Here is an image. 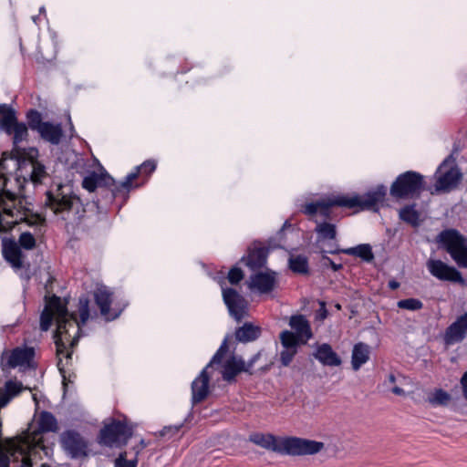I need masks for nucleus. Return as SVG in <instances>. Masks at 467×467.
Masks as SVG:
<instances>
[{
    "mask_svg": "<svg viewBox=\"0 0 467 467\" xmlns=\"http://www.w3.org/2000/svg\"><path fill=\"white\" fill-rule=\"evenodd\" d=\"M41 467H49V466L47 464H42Z\"/></svg>",
    "mask_w": 467,
    "mask_h": 467,
    "instance_id": "obj_60",
    "label": "nucleus"
},
{
    "mask_svg": "<svg viewBox=\"0 0 467 467\" xmlns=\"http://www.w3.org/2000/svg\"><path fill=\"white\" fill-rule=\"evenodd\" d=\"M39 432H55L57 431V420L55 416L48 411H42L37 419Z\"/></svg>",
    "mask_w": 467,
    "mask_h": 467,
    "instance_id": "obj_31",
    "label": "nucleus"
},
{
    "mask_svg": "<svg viewBox=\"0 0 467 467\" xmlns=\"http://www.w3.org/2000/svg\"><path fill=\"white\" fill-rule=\"evenodd\" d=\"M319 306H320V307L317 311L316 318L320 320V321H323V320H325L327 317L328 311L327 309L326 303L324 301H320L319 302Z\"/></svg>",
    "mask_w": 467,
    "mask_h": 467,
    "instance_id": "obj_47",
    "label": "nucleus"
},
{
    "mask_svg": "<svg viewBox=\"0 0 467 467\" xmlns=\"http://www.w3.org/2000/svg\"><path fill=\"white\" fill-rule=\"evenodd\" d=\"M220 285L223 292V299L228 308L230 316L236 321H241L247 315V301L235 289L224 287V280L220 281Z\"/></svg>",
    "mask_w": 467,
    "mask_h": 467,
    "instance_id": "obj_11",
    "label": "nucleus"
},
{
    "mask_svg": "<svg viewBox=\"0 0 467 467\" xmlns=\"http://www.w3.org/2000/svg\"><path fill=\"white\" fill-rule=\"evenodd\" d=\"M389 379L390 382H395V376L390 374L389 377Z\"/></svg>",
    "mask_w": 467,
    "mask_h": 467,
    "instance_id": "obj_56",
    "label": "nucleus"
},
{
    "mask_svg": "<svg viewBox=\"0 0 467 467\" xmlns=\"http://www.w3.org/2000/svg\"><path fill=\"white\" fill-rule=\"evenodd\" d=\"M283 233H284V227H283V228L278 232L277 235H278L279 237H282Z\"/></svg>",
    "mask_w": 467,
    "mask_h": 467,
    "instance_id": "obj_57",
    "label": "nucleus"
},
{
    "mask_svg": "<svg viewBox=\"0 0 467 467\" xmlns=\"http://www.w3.org/2000/svg\"><path fill=\"white\" fill-rule=\"evenodd\" d=\"M437 243L460 268H467V237L456 229H445L438 234Z\"/></svg>",
    "mask_w": 467,
    "mask_h": 467,
    "instance_id": "obj_7",
    "label": "nucleus"
},
{
    "mask_svg": "<svg viewBox=\"0 0 467 467\" xmlns=\"http://www.w3.org/2000/svg\"><path fill=\"white\" fill-rule=\"evenodd\" d=\"M9 465V457L0 451V467H8Z\"/></svg>",
    "mask_w": 467,
    "mask_h": 467,
    "instance_id": "obj_51",
    "label": "nucleus"
},
{
    "mask_svg": "<svg viewBox=\"0 0 467 467\" xmlns=\"http://www.w3.org/2000/svg\"><path fill=\"white\" fill-rule=\"evenodd\" d=\"M371 348L363 342L356 343L353 346L351 353V367L354 371H358L370 358Z\"/></svg>",
    "mask_w": 467,
    "mask_h": 467,
    "instance_id": "obj_27",
    "label": "nucleus"
},
{
    "mask_svg": "<svg viewBox=\"0 0 467 467\" xmlns=\"http://www.w3.org/2000/svg\"><path fill=\"white\" fill-rule=\"evenodd\" d=\"M38 133L44 140L53 145L59 144L63 137V130L61 124H53L48 121L44 122Z\"/></svg>",
    "mask_w": 467,
    "mask_h": 467,
    "instance_id": "obj_28",
    "label": "nucleus"
},
{
    "mask_svg": "<svg viewBox=\"0 0 467 467\" xmlns=\"http://www.w3.org/2000/svg\"><path fill=\"white\" fill-rule=\"evenodd\" d=\"M57 367L59 368V370L62 372L63 368H62V360L61 358H59V360L57 362Z\"/></svg>",
    "mask_w": 467,
    "mask_h": 467,
    "instance_id": "obj_55",
    "label": "nucleus"
},
{
    "mask_svg": "<svg viewBox=\"0 0 467 467\" xmlns=\"http://www.w3.org/2000/svg\"><path fill=\"white\" fill-rule=\"evenodd\" d=\"M336 307H337V309H340V308H341V306H340V305H339V304H337V305L336 306Z\"/></svg>",
    "mask_w": 467,
    "mask_h": 467,
    "instance_id": "obj_59",
    "label": "nucleus"
},
{
    "mask_svg": "<svg viewBox=\"0 0 467 467\" xmlns=\"http://www.w3.org/2000/svg\"><path fill=\"white\" fill-rule=\"evenodd\" d=\"M244 278V273L239 267H233L227 275L228 281L232 285L238 284Z\"/></svg>",
    "mask_w": 467,
    "mask_h": 467,
    "instance_id": "obj_45",
    "label": "nucleus"
},
{
    "mask_svg": "<svg viewBox=\"0 0 467 467\" xmlns=\"http://www.w3.org/2000/svg\"><path fill=\"white\" fill-rule=\"evenodd\" d=\"M389 287L392 290H395L400 287V283L396 280H390L389 282Z\"/></svg>",
    "mask_w": 467,
    "mask_h": 467,
    "instance_id": "obj_53",
    "label": "nucleus"
},
{
    "mask_svg": "<svg viewBox=\"0 0 467 467\" xmlns=\"http://www.w3.org/2000/svg\"><path fill=\"white\" fill-rule=\"evenodd\" d=\"M30 449L29 441L26 438L12 439L6 442V451L10 456L14 458H22L20 467H32L31 461L28 456Z\"/></svg>",
    "mask_w": 467,
    "mask_h": 467,
    "instance_id": "obj_19",
    "label": "nucleus"
},
{
    "mask_svg": "<svg viewBox=\"0 0 467 467\" xmlns=\"http://www.w3.org/2000/svg\"><path fill=\"white\" fill-rule=\"evenodd\" d=\"M45 204L57 220L66 224L78 223L86 213L79 197L73 193L70 187L62 184L47 192Z\"/></svg>",
    "mask_w": 467,
    "mask_h": 467,
    "instance_id": "obj_4",
    "label": "nucleus"
},
{
    "mask_svg": "<svg viewBox=\"0 0 467 467\" xmlns=\"http://www.w3.org/2000/svg\"><path fill=\"white\" fill-rule=\"evenodd\" d=\"M5 258L15 267H20L22 265V254L19 247L16 244L5 246L4 249Z\"/></svg>",
    "mask_w": 467,
    "mask_h": 467,
    "instance_id": "obj_34",
    "label": "nucleus"
},
{
    "mask_svg": "<svg viewBox=\"0 0 467 467\" xmlns=\"http://www.w3.org/2000/svg\"><path fill=\"white\" fill-rule=\"evenodd\" d=\"M13 143L17 146L20 142L26 140L28 136L27 127L23 122H17L12 127Z\"/></svg>",
    "mask_w": 467,
    "mask_h": 467,
    "instance_id": "obj_38",
    "label": "nucleus"
},
{
    "mask_svg": "<svg viewBox=\"0 0 467 467\" xmlns=\"http://www.w3.org/2000/svg\"><path fill=\"white\" fill-rule=\"evenodd\" d=\"M280 342L284 348L297 349L300 345H303L301 338L295 335L292 331L284 330L280 333Z\"/></svg>",
    "mask_w": 467,
    "mask_h": 467,
    "instance_id": "obj_36",
    "label": "nucleus"
},
{
    "mask_svg": "<svg viewBox=\"0 0 467 467\" xmlns=\"http://www.w3.org/2000/svg\"><path fill=\"white\" fill-rule=\"evenodd\" d=\"M400 219L410 224L413 227H418L420 223V213L415 209V205H406L400 210Z\"/></svg>",
    "mask_w": 467,
    "mask_h": 467,
    "instance_id": "obj_33",
    "label": "nucleus"
},
{
    "mask_svg": "<svg viewBox=\"0 0 467 467\" xmlns=\"http://www.w3.org/2000/svg\"><path fill=\"white\" fill-rule=\"evenodd\" d=\"M249 441L265 450L289 456H312L325 449V443L296 436L278 437L271 433L253 432Z\"/></svg>",
    "mask_w": 467,
    "mask_h": 467,
    "instance_id": "obj_2",
    "label": "nucleus"
},
{
    "mask_svg": "<svg viewBox=\"0 0 467 467\" xmlns=\"http://www.w3.org/2000/svg\"><path fill=\"white\" fill-rule=\"evenodd\" d=\"M119 183L108 173L92 172L83 179L82 187L90 192L99 187H106L110 190L112 198H116L123 194V191H115L116 188H119Z\"/></svg>",
    "mask_w": 467,
    "mask_h": 467,
    "instance_id": "obj_13",
    "label": "nucleus"
},
{
    "mask_svg": "<svg viewBox=\"0 0 467 467\" xmlns=\"http://www.w3.org/2000/svg\"><path fill=\"white\" fill-rule=\"evenodd\" d=\"M132 432V427L124 420L112 419L100 430L99 443L109 448H120L128 443Z\"/></svg>",
    "mask_w": 467,
    "mask_h": 467,
    "instance_id": "obj_8",
    "label": "nucleus"
},
{
    "mask_svg": "<svg viewBox=\"0 0 467 467\" xmlns=\"http://www.w3.org/2000/svg\"><path fill=\"white\" fill-rule=\"evenodd\" d=\"M462 172L459 168L456 160L448 156L437 168L434 179V192L431 193L450 192L458 188L462 181Z\"/></svg>",
    "mask_w": 467,
    "mask_h": 467,
    "instance_id": "obj_6",
    "label": "nucleus"
},
{
    "mask_svg": "<svg viewBox=\"0 0 467 467\" xmlns=\"http://www.w3.org/2000/svg\"><path fill=\"white\" fill-rule=\"evenodd\" d=\"M289 268L296 274H307L308 273V260L305 255L290 256L289 258Z\"/></svg>",
    "mask_w": 467,
    "mask_h": 467,
    "instance_id": "obj_35",
    "label": "nucleus"
},
{
    "mask_svg": "<svg viewBox=\"0 0 467 467\" xmlns=\"http://www.w3.org/2000/svg\"><path fill=\"white\" fill-rule=\"evenodd\" d=\"M7 178L0 174V234L8 233L15 225L27 222L30 213L24 199L7 189Z\"/></svg>",
    "mask_w": 467,
    "mask_h": 467,
    "instance_id": "obj_5",
    "label": "nucleus"
},
{
    "mask_svg": "<svg viewBox=\"0 0 467 467\" xmlns=\"http://www.w3.org/2000/svg\"><path fill=\"white\" fill-rule=\"evenodd\" d=\"M281 244L271 245L269 247H256L249 249L246 257H243L242 260L245 262V265L252 270H255L263 267L266 263L269 248L282 247Z\"/></svg>",
    "mask_w": 467,
    "mask_h": 467,
    "instance_id": "obj_20",
    "label": "nucleus"
},
{
    "mask_svg": "<svg viewBox=\"0 0 467 467\" xmlns=\"http://www.w3.org/2000/svg\"><path fill=\"white\" fill-rule=\"evenodd\" d=\"M28 126L32 130L39 131L45 121H42V116L36 109H30L26 113Z\"/></svg>",
    "mask_w": 467,
    "mask_h": 467,
    "instance_id": "obj_40",
    "label": "nucleus"
},
{
    "mask_svg": "<svg viewBox=\"0 0 467 467\" xmlns=\"http://www.w3.org/2000/svg\"><path fill=\"white\" fill-rule=\"evenodd\" d=\"M77 312L69 313L60 302L59 297L55 296L49 306H46L40 316V328L47 331L54 318L57 321L55 332V344L58 357L65 355L71 358V352L67 350V346L74 347L80 337L81 327L89 318V301L88 297L81 296L78 299Z\"/></svg>",
    "mask_w": 467,
    "mask_h": 467,
    "instance_id": "obj_1",
    "label": "nucleus"
},
{
    "mask_svg": "<svg viewBox=\"0 0 467 467\" xmlns=\"http://www.w3.org/2000/svg\"><path fill=\"white\" fill-rule=\"evenodd\" d=\"M156 169V162L152 160L145 161L140 166H137L133 171L129 173L125 179L119 183V188L115 191H123V194H127L132 188V182L140 175H145L146 177L150 175Z\"/></svg>",
    "mask_w": 467,
    "mask_h": 467,
    "instance_id": "obj_17",
    "label": "nucleus"
},
{
    "mask_svg": "<svg viewBox=\"0 0 467 467\" xmlns=\"http://www.w3.org/2000/svg\"><path fill=\"white\" fill-rule=\"evenodd\" d=\"M461 385L462 388V393L465 394L467 392V371L462 375L461 379Z\"/></svg>",
    "mask_w": 467,
    "mask_h": 467,
    "instance_id": "obj_52",
    "label": "nucleus"
},
{
    "mask_svg": "<svg viewBox=\"0 0 467 467\" xmlns=\"http://www.w3.org/2000/svg\"><path fill=\"white\" fill-rule=\"evenodd\" d=\"M138 458L128 459V452L122 451L114 461V467H137Z\"/></svg>",
    "mask_w": 467,
    "mask_h": 467,
    "instance_id": "obj_42",
    "label": "nucleus"
},
{
    "mask_svg": "<svg viewBox=\"0 0 467 467\" xmlns=\"http://www.w3.org/2000/svg\"><path fill=\"white\" fill-rule=\"evenodd\" d=\"M258 358L259 354H255L247 363L244 362V368H246V369H244V372L252 374L251 369L254 367V363L257 361Z\"/></svg>",
    "mask_w": 467,
    "mask_h": 467,
    "instance_id": "obj_48",
    "label": "nucleus"
},
{
    "mask_svg": "<svg viewBox=\"0 0 467 467\" xmlns=\"http://www.w3.org/2000/svg\"><path fill=\"white\" fill-rule=\"evenodd\" d=\"M345 254L360 258L366 263H370L374 260L375 256L372 251V247L369 244H361L354 247L344 248V249H334L330 250L329 254Z\"/></svg>",
    "mask_w": 467,
    "mask_h": 467,
    "instance_id": "obj_24",
    "label": "nucleus"
},
{
    "mask_svg": "<svg viewBox=\"0 0 467 467\" xmlns=\"http://www.w3.org/2000/svg\"><path fill=\"white\" fill-rule=\"evenodd\" d=\"M30 168H31L30 180L35 184L40 183L42 182L43 178H45V176H46L45 166L40 164L37 161H31Z\"/></svg>",
    "mask_w": 467,
    "mask_h": 467,
    "instance_id": "obj_39",
    "label": "nucleus"
},
{
    "mask_svg": "<svg viewBox=\"0 0 467 467\" xmlns=\"http://www.w3.org/2000/svg\"><path fill=\"white\" fill-rule=\"evenodd\" d=\"M426 265L430 274L438 280L465 285L462 273L441 260L429 259Z\"/></svg>",
    "mask_w": 467,
    "mask_h": 467,
    "instance_id": "obj_12",
    "label": "nucleus"
},
{
    "mask_svg": "<svg viewBox=\"0 0 467 467\" xmlns=\"http://www.w3.org/2000/svg\"><path fill=\"white\" fill-rule=\"evenodd\" d=\"M94 298L100 314L107 320H114L119 316V312H111L112 292L106 286H100L94 292Z\"/></svg>",
    "mask_w": 467,
    "mask_h": 467,
    "instance_id": "obj_18",
    "label": "nucleus"
},
{
    "mask_svg": "<svg viewBox=\"0 0 467 467\" xmlns=\"http://www.w3.org/2000/svg\"><path fill=\"white\" fill-rule=\"evenodd\" d=\"M392 392L396 395L401 396L404 394V390L400 387H394Z\"/></svg>",
    "mask_w": 467,
    "mask_h": 467,
    "instance_id": "obj_54",
    "label": "nucleus"
},
{
    "mask_svg": "<svg viewBox=\"0 0 467 467\" xmlns=\"http://www.w3.org/2000/svg\"><path fill=\"white\" fill-rule=\"evenodd\" d=\"M18 244L22 248L31 250L36 246V239L32 234L25 232L20 234Z\"/></svg>",
    "mask_w": 467,
    "mask_h": 467,
    "instance_id": "obj_43",
    "label": "nucleus"
},
{
    "mask_svg": "<svg viewBox=\"0 0 467 467\" xmlns=\"http://www.w3.org/2000/svg\"><path fill=\"white\" fill-rule=\"evenodd\" d=\"M289 326L295 335L301 338L302 344H306L313 337L311 326L304 315H294L289 319Z\"/></svg>",
    "mask_w": 467,
    "mask_h": 467,
    "instance_id": "obj_21",
    "label": "nucleus"
},
{
    "mask_svg": "<svg viewBox=\"0 0 467 467\" xmlns=\"http://www.w3.org/2000/svg\"><path fill=\"white\" fill-rule=\"evenodd\" d=\"M258 358L259 354H255L247 363L244 362V368H246V369H244V372L252 374L251 369L254 367V363L257 361Z\"/></svg>",
    "mask_w": 467,
    "mask_h": 467,
    "instance_id": "obj_49",
    "label": "nucleus"
},
{
    "mask_svg": "<svg viewBox=\"0 0 467 467\" xmlns=\"http://www.w3.org/2000/svg\"><path fill=\"white\" fill-rule=\"evenodd\" d=\"M397 306L400 309L417 311L423 307V303L418 298H407L398 301Z\"/></svg>",
    "mask_w": 467,
    "mask_h": 467,
    "instance_id": "obj_41",
    "label": "nucleus"
},
{
    "mask_svg": "<svg viewBox=\"0 0 467 467\" xmlns=\"http://www.w3.org/2000/svg\"><path fill=\"white\" fill-rule=\"evenodd\" d=\"M451 397V395L441 389H436L429 397L428 402L432 406H446Z\"/></svg>",
    "mask_w": 467,
    "mask_h": 467,
    "instance_id": "obj_37",
    "label": "nucleus"
},
{
    "mask_svg": "<svg viewBox=\"0 0 467 467\" xmlns=\"http://www.w3.org/2000/svg\"><path fill=\"white\" fill-rule=\"evenodd\" d=\"M386 196V187L379 185L373 190L368 191L364 195H338L328 199L327 201H317L306 203L302 212L305 214L314 215L318 211L326 218L329 214V208L333 206L359 208L360 210L373 209L378 203L383 202Z\"/></svg>",
    "mask_w": 467,
    "mask_h": 467,
    "instance_id": "obj_3",
    "label": "nucleus"
},
{
    "mask_svg": "<svg viewBox=\"0 0 467 467\" xmlns=\"http://www.w3.org/2000/svg\"><path fill=\"white\" fill-rule=\"evenodd\" d=\"M23 389L21 382L16 380H7L4 389H0V408L5 407L10 400L17 396Z\"/></svg>",
    "mask_w": 467,
    "mask_h": 467,
    "instance_id": "obj_30",
    "label": "nucleus"
},
{
    "mask_svg": "<svg viewBox=\"0 0 467 467\" xmlns=\"http://www.w3.org/2000/svg\"><path fill=\"white\" fill-rule=\"evenodd\" d=\"M467 337V312L461 315L445 330L443 341L447 346L462 342Z\"/></svg>",
    "mask_w": 467,
    "mask_h": 467,
    "instance_id": "obj_15",
    "label": "nucleus"
},
{
    "mask_svg": "<svg viewBox=\"0 0 467 467\" xmlns=\"http://www.w3.org/2000/svg\"><path fill=\"white\" fill-rule=\"evenodd\" d=\"M17 123V119L15 109L7 105H0V130H4L6 134L12 135V127Z\"/></svg>",
    "mask_w": 467,
    "mask_h": 467,
    "instance_id": "obj_29",
    "label": "nucleus"
},
{
    "mask_svg": "<svg viewBox=\"0 0 467 467\" xmlns=\"http://www.w3.org/2000/svg\"><path fill=\"white\" fill-rule=\"evenodd\" d=\"M244 369H246L244 360L240 357L232 356L223 365L222 377L225 381L232 382L239 373L244 372Z\"/></svg>",
    "mask_w": 467,
    "mask_h": 467,
    "instance_id": "obj_26",
    "label": "nucleus"
},
{
    "mask_svg": "<svg viewBox=\"0 0 467 467\" xmlns=\"http://www.w3.org/2000/svg\"><path fill=\"white\" fill-rule=\"evenodd\" d=\"M228 337H225L220 348L213 355L208 365L201 371L200 375L192 383V400L193 404L200 403L206 399L209 393L208 368L215 364H220L228 351Z\"/></svg>",
    "mask_w": 467,
    "mask_h": 467,
    "instance_id": "obj_10",
    "label": "nucleus"
},
{
    "mask_svg": "<svg viewBox=\"0 0 467 467\" xmlns=\"http://www.w3.org/2000/svg\"><path fill=\"white\" fill-rule=\"evenodd\" d=\"M276 285V273L274 271L260 272L250 277L249 287L260 294H267L274 290Z\"/></svg>",
    "mask_w": 467,
    "mask_h": 467,
    "instance_id": "obj_16",
    "label": "nucleus"
},
{
    "mask_svg": "<svg viewBox=\"0 0 467 467\" xmlns=\"http://www.w3.org/2000/svg\"><path fill=\"white\" fill-rule=\"evenodd\" d=\"M34 357L33 348H16L9 355L7 365L9 368L29 367Z\"/></svg>",
    "mask_w": 467,
    "mask_h": 467,
    "instance_id": "obj_23",
    "label": "nucleus"
},
{
    "mask_svg": "<svg viewBox=\"0 0 467 467\" xmlns=\"http://www.w3.org/2000/svg\"><path fill=\"white\" fill-rule=\"evenodd\" d=\"M42 12H45V7L44 6L40 7V13H42Z\"/></svg>",
    "mask_w": 467,
    "mask_h": 467,
    "instance_id": "obj_58",
    "label": "nucleus"
},
{
    "mask_svg": "<svg viewBox=\"0 0 467 467\" xmlns=\"http://www.w3.org/2000/svg\"><path fill=\"white\" fill-rule=\"evenodd\" d=\"M322 261L324 262V265L330 266L333 271L337 272L340 269H342L343 265L342 264H337L335 263L331 258H329L326 254L327 252L323 251L322 252Z\"/></svg>",
    "mask_w": 467,
    "mask_h": 467,
    "instance_id": "obj_46",
    "label": "nucleus"
},
{
    "mask_svg": "<svg viewBox=\"0 0 467 467\" xmlns=\"http://www.w3.org/2000/svg\"><path fill=\"white\" fill-rule=\"evenodd\" d=\"M260 335V329L250 323H245L235 331V337L240 342L255 340Z\"/></svg>",
    "mask_w": 467,
    "mask_h": 467,
    "instance_id": "obj_32",
    "label": "nucleus"
},
{
    "mask_svg": "<svg viewBox=\"0 0 467 467\" xmlns=\"http://www.w3.org/2000/svg\"><path fill=\"white\" fill-rule=\"evenodd\" d=\"M64 449L72 458H78L87 454V443L79 433L67 431L61 436Z\"/></svg>",
    "mask_w": 467,
    "mask_h": 467,
    "instance_id": "obj_14",
    "label": "nucleus"
},
{
    "mask_svg": "<svg viewBox=\"0 0 467 467\" xmlns=\"http://www.w3.org/2000/svg\"><path fill=\"white\" fill-rule=\"evenodd\" d=\"M424 187V177L409 171L400 174L390 187V194L399 199L418 197Z\"/></svg>",
    "mask_w": 467,
    "mask_h": 467,
    "instance_id": "obj_9",
    "label": "nucleus"
},
{
    "mask_svg": "<svg viewBox=\"0 0 467 467\" xmlns=\"http://www.w3.org/2000/svg\"><path fill=\"white\" fill-rule=\"evenodd\" d=\"M331 207L329 208V210ZM308 216V214H306ZM320 216L323 220H327L330 217V213L326 218L324 215L320 213L318 211L314 215H309V218L314 220L317 223V226L315 228V232L317 234L318 238L321 240H334L337 236V229L336 225L327 222H319L317 217Z\"/></svg>",
    "mask_w": 467,
    "mask_h": 467,
    "instance_id": "obj_25",
    "label": "nucleus"
},
{
    "mask_svg": "<svg viewBox=\"0 0 467 467\" xmlns=\"http://www.w3.org/2000/svg\"><path fill=\"white\" fill-rule=\"evenodd\" d=\"M296 353H297V349L284 348L280 353V361H281L282 365L285 367L288 366L292 362V360Z\"/></svg>",
    "mask_w": 467,
    "mask_h": 467,
    "instance_id": "obj_44",
    "label": "nucleus"
},
{
    "mask_svg": "<svg viewBox=\"0 0 467 467\" xmlns=\"http://www.w3.org/2000/svg\"><path fill=\"white\" fill-rule=\"evenodd\" d=\"M147 446H148V443L143 439H141L140 441V443L137 446L133 447V451L135 452L134 456L138 458L140 451Z\"/></svg>",
    "mask_w": 467,
    "mask_h": 467,
    "instance_id": "obj_50",
    "label": "nucleus"
},
{
    "mask_svg": "<svg viewBox=\"0 0 467 467\" xmlns=\"http://www.w3.org/2000/svg\"><path fill=\"white\" fill-rule=\"evenodd\" d=\"M313 356L324 366L337 367L342 363L340 357L327 343L318 345Z\"/></svg>",
    "mask_w": 467,
    "mask_h": 467,
    "instance_id": "obj_22",
    "label": "nucleus"
}]
</instances>
